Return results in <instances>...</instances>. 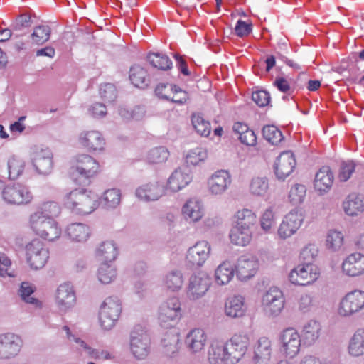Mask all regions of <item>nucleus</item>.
<instances>
[{"label": "nucleus", "instance_id": "nucleus-1", "mask_svg": "<svg viewBox=\"0 0 364 364\" xmlns=\"http://www.w3.org/2000/svg\"><path fill=\"white\" fill-rule=\"evenodd\" d=\"M250 346L247 333H237L232 336L224 344L213 342L208 349L210 364H236L246 354Z\"/></svg>", "mask_w": 364, "mask_h": 364}, {"label": "nucleus", "instance_id": "nucleus-2", "mask_svg": "<svg viewBox=\"0 0 364 364\" xmlns=\"http://www.w3.org/2000/svg\"><path fill=\"white\" fill-rule=\"evenodd\" d=\"M63 204L72 213L87 215L98 207V196L92 191L77 188L64 196Z\"/></svg>", "mask_w": 364, "mask_h": 364}, {"label": "nucleus", "instance_id": "nucleus-3", "mask_svg": "<svg viewBox=\"0 0 364 364\" xmlns=\"http://www.w3.org/2000/svg\"><path fill=\"white\" fill-rule=\"evenodd\" d=\"M28 226L36 235L50 242L58 239L62 233L61 228L55 219H40L37 215H29Z\"/></svg>", "mask_w": 364, "mask_h": 364}, {"label": "nucleus", "instance_id": "nucleus-4", "mask_svg": "<svg viewBox=\"0 0 364 364\" xmlns=\"http://www.w3.org/2000/svg\"><path fill=\"white\" fill-rule=\"evenodd\" d=\"M321 276L320 268L308 262L299 264L289 274V282L296 286H309L314 284Z\"/></svg>", "mask_w": 364, "mask_h": 364}, {"label": "nucleus", "instance_id": "nucleus-5", "mask_svg": "<svg viewBox=\"0 0 364 364\" xmlns=\"http://www.w3.org/2000/svg\"><path fill=\"white\" fill-rule=\"evenodd\" d=\"M151 341L147 331L141 326H135L130 333L129 349L137 360H144L151 352Z\"/></svg>", "mask_w": 364, "mask_h": 364}, {"label": "nucleus", "instance_id": "nucleus-6", "mask_svg": "<svg viewBox=\"0 0 364 364\" xmlns=\"http://www.w3.org/2000/svg\"><path fill=\"white\" fill-rule=\"evenodd\" d=\"M121 312L122 304L117 297L106 298L100 308L99 322L100 326L105 330H110L115 326Z\"/></svg>", "mask_w": 364, "mask_h": 364}, {"label": "nucleus", "instance_id": "nucleus-7", "mask_svg": "<svg viewBox=\"0 0 364 364\" xmlns=\"http://www.w3.org/2000/svg\"><path fill=\"white\" fill-rule=\"evenodd\" d=\"M73 173L80 178L90 182L91 178L97 176L101 171V166L97 160L87 154H79L74 158L72 166Z\"/></svg>", "mask_w": 364, "mask_h": 364}, {"label": "nucleus", "instance_id": "nucleus-8", "mask_svg": "<svg viewBox=\"0 0 364 364\" xmlns=\"http://www.w3.org/2000/svg\"><path fill=\"white\" fill-rule=\"evenodd\" d=\"M26 261L31 269H39L43 268L49 258V250L44 243L39 239H33L26 244Z\"/></svg>", "mask_w": 364, "mask_h": 364}, {"label": "nucleus", "instance_id": "nucleus-9", "mask_svg": "<svg viewBox=\"0 0 364 364\" xmlns=\"http://www.w3.org/2000/svg\"><path fill=\"white\" fill-rule=\"evenodd\" d=\"M364 309V291L355 289L345 294L341 299L337 312L339 316L349 317Z\"/></svg>", "mask_w": 364, "mask_h": 364}, {"label": "nucleus", "instance_id": "nucleus-10", "mask_svg": "<svg viewBox=\"0 0 364 364\" xmlns=\"http://www.w3.org/2000/svg\"><path fill=\"white\" fill-rule=\"evenodd\" d=\"M4 200L11 205H21L30 203L33 195L28 188L21 184L6 186L2 191Z\"/></svg>", "mask_w": 364, "mask_h": 364}, {"label": "nucleus", "instance_id": "nucleus-11", "mask_svg": "<svg viewBox=\"0 0 364 364\" xmlns=\"http://www.w3.org/2000/svg\"><path fill=\"white\" fill-rule=\"evenodd\" d=\"M78 143L90 153L102 152L106 146L105 137L97 130L82 132L78 136Z\"/></svg>", "mask_w": 364, "mask_h": 364}, {"label": "nucleus", "instance_id": "nucleus-12", "mask_svg": "<svg viewBox=\"0 0 364 364\" xmlns=\"http://www.w3.org/2000/svg\"><path fill=\"white\" fill-rule=\"evenodd\" d=\"M210 285V278L204 272L192 275L189 280L187 296L191 300H196L203 296Z\"/></svg>", "mask_w": 364, "mask_h": 364}, {"label": "nucleus", "instance_id": "nucleus-13", "mask_svg": "<svg viewBox=\"0 0 364 364\" xmlns=\"http://www.w3.org/2000/svg\"><path fill=\"white\" fill-rule=\"evenodd\" d=\"M22 341L16 334H0V360H8L16 356L21 350Z\"/></svg>", "mask_w": 364, "mask_h": 364}, {"label": "nucleus", "instance_id": "nucleus-14", "mask_svg": "<svg viewBox=\"0 0 364 364\" xmlns=\"http://www.w3.org/2000/svg\"><path fill=\"white\" fill-rule=\"evenodd\" d=\"M181 304L177 297H172L164 303L159 309V320L162 326H171V322H174L181 317Z\"/></svg>", "mask_w": 364, "mask_h": 364}, {"label": "nucleus", "instance_id": "nucleus-15", "mask_svg": "<svg viewBox=\"0 0 364 364\" xmlns=\"http://www.w3.org/2000/svg\"><path fill=\"white\" fill-rule=\"evenodd\" d=\"M279 341L284 353L289 358H294L300 350L301 337L293 328L284 330L279 337Z\"/></svg>", "mask_w": 364, "mask_h": 364}, {"label": "nucleus", "instance_id": "nucleus-16", "mask_svg": "<svg viewBox=\"0 0 364 364\" xmlns=\"http://www.w3.org/2000/svg\"><path fill=\"white\" fill-rule=\"evenodd\" d=\"M304 221V215L299 210H291L283 219L278 229V235L286 239L296 232Z\"/></svg>", "mask_w": 364, "mask_h": 364}, {"label": "nucleus", "instance_id": "nucleus-17", "mask_svg": "<svg viewBox=\"0 0 364 364\" xmlns=\"http://www.w3.org/2000/svg\"><path fill=\"white\" fill-rule=\"evenodd\" d=\"M55 304L60 311L66 312L76 303V295L70 283L61 284L57 289L55 296Z\"/></svg>", "mask_w": 364, "mask_h": 364}, {"label": "nucleus", "instance_id": "nucleus-18", "mask_svg": "<svg viewBox=\"0 0 364 364\" xmlns=\"http://www.w3.org/2000/svg\"><path fill=\"white\" fill-rule=\"evenodd\" d=\"M343 273L348 277H355L364 274V255L353 252L348 255L343 261Z\"/></svg>", "mask_w": 364, "mask_h": 364}, {"label": "nucleus", "instance_id": "nucleus-19", "mask_svg": "<svg viewBox=\"0 0 364 364\" xmlns=\"http://www.w3.org/2000/svg\"><path fill=\"white\" fill-rule=\"evenodd\" d=\"M166 193V188L158 181L144 184L136 190V196L144 201H155Z\"/></svg>", "mask_w": 364, "mask_h": 364}, {"label": "nucleus", "instance_id": "nucleus-20", "mask_svg": "<svg viewBox=\"0 0 364 364\" xmlns=\"http://www.w3.org/2000/svg\"><path fill=\"white\" fill-rule=\"evenodd\" d=\"M296 166L294 154L290 151L282 152L276 160L274 173L279 179H284L289 176Z\"/></svg>", "mask_w": 364, "mask_h": 364}, {"label": "nucleus", "instance_id": "nucleus-21", "mask_svg": "<svg viewBox=\"0 0 364 364\" xmlns=\"http://www.w3.org/2000/svg\"><path fill=\"white\" fill-rule=\"evenodd\" d=\"M193 180L191 171L187 168H178L169 176L166 188L172 192H178L186 187Z\"/></svg>", "mask_w": 364, "mask_h": 364}, {"label": "nucleus", "instance_id": "nucleus-22", "mask_svg": "<svg viewBox=\"0 0 364 364\" xmlns=\"http://www.w3.org/2000/svg\"><path fill=\"white\" fill-rule=\"evenodd\" d=\"M210 245L206 241H200L190 247L186 255V259L193 266H201L208 258Z\"/></svg>", "mask_w": 364, "mask_h": 364}, {"label": "nucleus", "instance_id": "nucleus-23", "mask_svg": "<svg viewBox=\"0 0 364 364\" xmlns=\"http://www.w3.org/2000/svg\"><path fill=\"white\" fill-rule=\"evenodd\" d=\"M230 183V175L225 170L215 171L208 181V189L211 193L215 195L224 193Z\"/></svg>", "mask_w": 364, "mask_h": 364}, {"label": "nucleus", "instance_id": "nucleus-24", "mask_svg": "<svg viewBox=\"0 0 364 364\" xmlns=\"http://www.w3.org/2000/svg\"><path fill=\"white\" fill-rule=\"evenodd\" d=\"M259 267L258 261L253 257H240L235 266V271L240 280H245L253 277Z\"/></svg>", "mask_w": 364, "mask_h": 364}, {"label": "nucleus", "instance_id": "nucleus-25", "mask_svg": "<svg viewBox=\"0 0 364 364\" xmlns=\"http://www.w3.org/2000/svg\"><path fill=\"white\" fill-rule=\"evenodd\" d=\"M207 340L208 336L205 331L200 328H196L187 334L185 343L191 353H198L204 349Z\"/></svg>", "mask_w": 364, "mask_h": 364}, {"label": "nucleus", "instance_id": "nucleus-26", "mask_svg": "<svg viewBox=\"0 0 364 364\" xmlns=\"http://www.w3.org/2000/svg\"><path fill=\"white\" fill-rule=\"evenodd\" d=\"M32 163L40 174L48 173L53 167V154L46 148L36 151L33 157Z\"/></svg>", "mask_w": 364, "mask_h": 364}, {"label": "nucleus", "instance_id": "nucleus-27", "mask_svg": "<svg viewBox=\"0 0 364 364\" xmlns=\"http://www.w3.org/2000/svg\"><path fill=\"white\" fill-rule=\"evenodd\" d=\"M333 173L329 166H323L316 173L314 186L316 191L320 193L328 192L333 183Z\"/></svg>", "mask_w": 364, "mask_h": 364}, {"label": "nucleus", "instance_id": "nucleus-28", "mask_svg": "<svg viewBox=\"0 0 364 364\" xmlns=\"http://www.w3.org/2000/svg\"><path fill=\"white\" fill-rule=\"evenodd\" d=\"M344 212L350 216H356L364 212V197L357 193L349 194L343 202Z\"/></svg>", "mask_w": 364, "mask_h": 364}, {"label": "nucleus", "instance_id": "nucleus-29", "mask_svg": "<svg viewBox=\"0 0 364 364\" xmlns=\"http://www.w3.org/2000/svg\"><path fill=\"white\" fill-rule=\"evenodd\" d=\"M182 213L186 219H189L192 222H198L204 215L203 205L200 201L191 198L183 205Z\"/></svg>", "mask_w": 364, "mask_h": 364}, {"label": "nucleus", "instance_id": "nucleus-30", "mask_svg": "<svg viewBox=\"0 0 364 364\" xmlns=\"http://www.w3.org/2000/svg\"><path fill=\"white\" fill-rule=\"evenodd\" d=\"M65 234L73 242H83L89 238L90 230L85 224L75 223L67 227Z\"/></svg>", "mask_w": 364, "mask_h": 364}, {"label": "nucleus", "instance_id": "nucleus-31", "mask_svg": "<svg viewBox=\"0 0 364 364\" xmlns=\"http://www.w3.org/2000/svg\"><path fill=\"white\" fill-rule=\"evenodd\" d=\"M272 352V341L268 338H261L255 352V364H269Z\"/></svg>", "mask_w": 364, "mask_h": 364}, {"label": "nucleus", "instance_id": "nucleus-32", "mask_svg": "<svg viewBox=\"0 0 364 364\" xmlns=\"http://www.w3.org/2000/svg\"><path fill=\"white\" fill-rule=\"evenodd\" d=\"M61 213L60 206L55 201H46L40 204L31 215H37L40 219H54Z\"/></svg>", "mask_w": 364, "mask_h": 364}, {"label": "nucleus", "instance_id": "nucleus-33", "mask_svg": "<svg viewBox=\"0 0 364 364\" xmlns=\"http://www.w3.org/2000/svg\"><path fill=\"white\" fill-rule=\"evenodd\" d=\"M179 336L177 333H167L161 341V353L171 358L179 351Z\"/></svg>", "mask_w": 364, "mask_h": 364}, {"label": "nucleus", "instance_id": "nucleus-34", "mask_svg": "<svg viewBox=\"0 0 364 364\" xmlns=\"http://www.w3.org/2000/svg\"><path fill=\"white\" fill-rule=\"evenodd\" d=\"M253 230L234 225L230 233L232 243L240 245H247L252 238Z\"/></svg>", "mask_w": 364, "mask_h": 364}, {"label": "nucleus", "instance_id": "nucleus-35", "mask_svg": "<svg viewBox=\"0 0 364 364\" xmlns=\"http://www.w3.org/2000/svg\"><path fill=\"white\" fill-rule=\"evenodd\" d=\"M244 298L240 296L230 299L225 304V311L227 316L232 318L242 317L245 314Z\"/></svg>", "mask_w": 364, "mask_h": 364}, {"label": "nucleus", "instance_id": "nucleus-36", "mask_svg": "<svg viewBox=\"0 0 364 364\" xmlns=\"http://www.w3.org/2000/svg\"><path fill=\"white\" fill-rule=\"evenodd\" d=\"M235 269L232 264L225 261L215 271V280L219 285L228 284L233 278Z\"/></svg>", "mask_w": 364, "mask_h": 364}, {"label": "nucleus", "instance_id": "nucleus-37", "mask_svg": "<svg viewBox=\"0 0 364 364\" xmlns=\"http://www.w3.org/2000/svg\"><path fill=\"white\" fill-rule=\"evenodd\" d=\"M129 80L134 87L142 90L146 88L149 82L146 70L139 65H134L131 67Z\"/></svg>", "mask_w": 364, "mask_h": 364}, {"label": "nucleus", "instance_id": "nucleus-38", "mask_svg": "<svg viewBox=\"0 0 364 364\" xmlns=\"http://www.w3.org/2000/svg\"><path fill=\"white\" fill-rule=\"evenodd\" d=\"M350 355L358 357L364 354V328H358L352 336L348 344Z\"/></svg>", "mask_w": 364, "mask_h": 364}, {"label": "nucleus", "instance_id": "nucleus-39", "mask_svg": "<svg viewBox=\"0 0 364 364\" xmlns=\"http://www.w3.org/2000/svg\"><path fill=\"white\" fill-rule=\"evenodd\" d=\"M235 225L253 230L257 222L256 215L250 209L238 210L235 215Z\"/></svg>", "mask_w": 364, "mask_h": 364}, {"label": "nucleus", "instance_id": "nucleus-40", "mask_svg": "<svg viewBox=\"0 0 364 364\" xmlns=\"http://www.w3.org/2000/svg\"><path fill=\"white\" fill-rule=\"evenodd\" d=\"M163 282L168 290L178 291L184 283L183 275L179 270L171 271L165 275Z\"/></svg>", "mask_w": 364, "mask_h": 364}, {"label": "nucleus", "instance_id": "nucleus-41", "mask_svg": "<svg viewBox=\"0 0 364 364\" xmlns=\"http://www.w3.org/2000/svg\"><path fill=\"white\" fill-rule=\"evenodd\" d=\"M97 255L105 262L114 261L118 255V249L112 241H105L97 250Z\"/></svg>", "mask_w": 364, "mask_h": 364}, {"label": "nucleus", "instance_id": "nucleus-42", "mask_svg": "<svg viewBox=\"0 0 364 364\" xmlns=\"http://www.w3.org/2000/svg\"><path fill=\"white\" fill-rule=\"evenodd\" d=\"M208 158V151L203 147H196L189 150L185 157L188 165L197 166L204 162Z\"/></svg>", "mask_w": 364, "mask_h": 364}, {"label": "nucleus", "instance_id": "nucleus-43", "mask_svg": "<svg viewBox=\"0 0 364 364\" xmlns=\"http://www.w3.org/2000/svg\"><path fill=\"white\" fill-rule=\"evenodd\" d=\"M51 29L47 25H40L33 28L31 35L32 43L36 45H43L46 43L50 36Z\"/></svg>", "mask_w": 364, "mask_h": 364}, {"label": "nucleus", "instance_id": "nucleus-44", "mask_svg": "<svg viewBox=\"0 0 364 364\" xmlns=\"http://www.w3.org/2000/svg\"><path fill=\"white\" fill-rule=\"evenodd\" d=\"M306 188L303 184L295 183L293 185L289 192V201L294 205L301 204L306 198Z\"/></svg>", "mask_w": 364, "mask_h": 364}, {"label": "nucleus", "instance_id": "nucleus-45", "mask_svg": "<svg viewBox=\"0 0 364 364\" xmlns=\"http://www.w3.org/2000/svg\"><path fill=\"white\" fill-rule=\"evenodd\" d=\"M191 122L195 130L200 135L208 136L210 134V124L208 121H206L201 114L198 113L193 114L191 116Z\"/></svg>", "mask_w": 364, "mask_h": 364}, {"label": "nucleus", "instance_id": "nucleus-46", "mask_svg": "<svg viewBox=\"0 0 364 364\" xmlns=\"http://www.w3.org/2000/svg\"><path fill=\"white\" fill-rule=\"evenodd\" d=\"M148 60L151 65L159 70H166L172 67V61L165 54L150 53L148 55Z\"/></svg>", "mask_w": 364, "mask_h": 364}, {"label": "nucleus", "instance_id": "nucleus-47", "mask_svg": "<svg viewBox=\"0 0 364 364\" xmlns=\"http://www.w3.org/2000/svg\"><path fill=\"white\" fill-rule=\"evenodd\" d=\"M25 168V162L18 156H12L8 161L9 177L16 179L22 174Z\"/></svg>", "mask_w": 364, "mask_h": 364}, {"label": "nucleus", "instance_id": "nucleus-48", "mask_svg": "<svg viewBox=\"0 0 364 364\" xmlns=\"http://www.w3.org/2000/svg\"><path fill=\"white\" fill-rule=\"evenodd\" d=\"M343 243L344 236L341 232L334 230L328 231L326 240L328 249L333 251L338 250L343 247Z\"/></svg>", "mask_w": 364, "mask_h": 364}, {"label": "nucleus", "instance_id": "nucleus-49", "mask_svg": "<svg viewBox=\"0 0 364 364\" xmlns=\"http://www.w3.org/2000/svg\"><path fill=\"white\" fill-rule=\"evenodd\" d=\"M168 156V150L164 146H159L151 149L149 152L147 159L150 163L159 164L166 161Z\"/></svg>", "mask_w": 364, "mask_h": 364}, {"label": "nucleus", "instance_id": "nucleus-50", "mask_svg": "<svg viewBox=\"0 0 364 364\" xmlns=\"http://www.w3.org/2000/svg\"><path fill=\"white\" fill-rule=\"evenodd\" d=\"M320 331V323L316 321H311L304 327V337L309 343L313 342L318 338Z\"/></svg>", "mask_w": 364, "mask_h": 364}, {"label": "nucleus", "instance_id": "nucleus-51", "mask_svg": "<svg viewBox=\"0 0 364 364\" xmlns=\"http://www.w3.org/2000/svg\"><path fill=\"white\" fill-rule=\"evenodd\" d=\"M34 291L35 287L32 284L26 282L21 283L19 292L22 299L28 304L39 306L41 304L40 301L31 296V294L34 292Z\"/></svg>", "mask_w": 364, "mask_h": 364}, {"label": "nucleus", "instance_id": "nucleus-52", "mask_svg": "<svg viewBox=\"0 0 364 364\" xmlns=\"http://www.w3.org/2000/svg\"><path fill=\"white\" fill-rule=\"evenodd\" d=\"M116 276L114 267L107 262H103L98 270V278L102 284H109Z\"/></svg>", "mask_w": 364, "mask_h": 364}, {"label": "nucleus", "instance_id": "nucleus-53", "mask_svg": "<svg viewBox=\"0 0 364 364\" xmlns=\"http://www.w3.org/2000/svg\"><path fill=\"white\" fill-rule=\"evenodd\" d=\"M102 199L108 208H115L121 200V193L119 189L111 188L105 191Z\"/></svg>", "mask_w": 364, "mask_h": 364}, {"label": "nucleus", "instance_id": "nucleus-54", "mask_svg": "<svg viewBox=\"0 0 364 364\" xmlns=\"http://www.w3.org/2000/svg\"><path fill=\"white\" fill-rule=\"evenodd\" d=\"M268 187V181L266 178L257 177L252 179L250 189L252 194L262 196L267 192Z\"/></svg>", "mask_w": 364, "mask_h": 364}, {"label": "nucleus", "instance_id": "nucleus-55", "mask_svg": "<svg viewBox=\"0 0 364 364\" xmlns=\"http://www.w3.org/2000/svg\"><path fill=\"white\" fill-rule=\"evenodd\" d=\"M355 169V164L353 161H343L340 165L338 178L340 181H347Z\"/></svg>", "mask_w": 364, "mask_h": 364}, {"label": "nucleus", "instance_id": "nucleus-56", "mask_svg": "<svg viewBox=\"0 0 364 364\" xmlns=\"http://www.w3.org/2000/svg\"><path fill=\"white\" fill-rule=\"evenodd\" d=\"M0 277H15L14 271L11 269V261L5 255L0 256Z\"/></svg>", "mask_w": 364, "mask_h": 364}, {"label": "nucleus", "instance_id": "nucleus-57", "mask_svg": "<svg viewBox=\"0 0 364 364\" xmlns=\"http://www.w3.org/2000/svg\"><path fill=\"white\" fill-rule=\"evenodd\" d=\"M289 136V132L286 128L279 129L274 127V146H286Z\"/></svg>", "mask_w": 364, "mask_h": 364}, {"label": "nucleus", "instance_id": "nucleus-58", "mask_svg": "<svg viewBox=\"0 0 364 364\" xmlns=\"http://www.w3.org/2000/svg\"><path fill=\"white\" fill-rule=\"evenodd\" d=\"M31 25V18L27 14L19 15L11 24L12 30L20 31L24 28H28Z\"/></svg>", "mask_w": 364, "mask_h": 364}, {"label": "nucleus", "instance_id": "nucleus-59", "mask_svg": "<svg viewBox=\"0 0 364 364\" xmlns=\"http://www.w3.org/2000/svg\"><path fill=\"white\" fill-rule=\"evenodd\" d=\"M159 97L166 99L176 104H183L188 100L187 92H170V95H162V92H159Z\"/></svg>", "mask_w": 364, "mask_h": 364}, {"label": "nucleus", "instance_id": "nucleus-60", "mask_svg": "<svg viewBox=\"0 0 364 364\" xmlns=\"http://www.w3.org/2000/svg\"><path fill=\"white\" fill-rule=\"evenodd\" d=\"M318 250L316 245H308L301 252V257L304 260L311 261L318 255Z\"/></svg>", "mask_w": 364, "mask_h": 364}, {"label": "nucleus", "instance_id": "nucleus-61", "mask_svg": "<svg viewBox=\"0 0 364 364\" xmlns=\"http://www.w3.org/2000/svg\"><path fill=\"white\" fill-rule=\"evenodd\" d=\"M252 100L259 107L267 105L270 102L269 92H252Z\"/></svg>", "mask_w": 364, "mask_h": 364}, {"label": "nucleus", "instance_id": "nucleus-62", "mask_svg": "<svg viewBox=\"0 0 364 364\" xmlns=\"http://www.w3.org/2000/svg\"><path fill=\"white\" fill-rule=\"evenodd\" d=\"M273 225V211L268 208L262 215L261 218V226L265 231H269Z\"/></svg>", "mask_w": 364, "mask_h": 364}, {"label": "nucleus", "instance_id": "nucleus-63", "mask_svg": "<svg viewBox=\"0 0 364 364\" xmlns=\"http://www.w3.org/2000/svg\"><path fill=\"white\" fill-rule=\"evenodd\" d=\"M241 143L247 146H254L257 142V137L254 131L249 129L245 132L242 136H239Z\"/></svg>", "mask_w": 364, "mask_h": 364}, {"label": "nucleus", "instance_id": "nucleus-64", "mask_svg": "<svg viewBox=\"0 0 364 364\" xmlns=\"http://www.w3.org/2000/svg\"><path fill=\"white\" fill-rule=\"evenodd\" d=\"M235 31L236 34L240 37L247 36L252 31L251 24L239 20L236 24Z\"/></svg>", "mask_w": 364, "mask_h": 364}]
</instances>
